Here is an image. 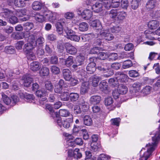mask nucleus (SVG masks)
<instances>
[{"instance_id":"obj_1","label":"nucleus","mask_w":160,"mask_h":160,"mask_svg":"<svg viewBox=\"0 0 160 160\" xmlns=\"http://www.w3.org/2000/svg\"><path fill=\"white\" fill-rule=\"evenodd\" d=\"M22 81L24 86L28 87L32 83L33 79L30 75H24L22 77Z\"/></svg>"},{"instance_id":"obj_2","label":"nucleus","mask_w":160,"mask_h":160,"mask_svg":"<svg viewBox=\"0 0 160 160\" xmlns=\"http://www.w3.org/2000/svg\"><path fill=\"white\" fill-rule=\"evenodd\" d=\"M116 78L118 80L119 82H126L129 78L123 72H118L116 73Z\"/></svg>"},{"instance_id":"obj_3","label":"nucleus","mask_w":160,"mask_h":160,"mask_svg":"<svg viewBox=\"0 0 160 160\" xmlns=\"http://www.w3.org/2000/svg\"><path fill=\"white\" fill-rule=\"evenodd\" d=\"M104 103L106 106L110 110H113L115 108V106L113 105V100L112 98L109 97L105 99Z\"/></svg>"},{"instance_id":"obj_4","label":"nucleus","mask_w":160,"mask_h":160,"mask_svg":"<svg viewBox=\"0 0 160 160\" xmlns=\"http://www.w3.org/2000/svg\"><path fill=\"white\" fill-rule=\"evenodd\" d=\"M65 47L67 53L72 55L75 54L77 51V48L70 43H67Z\"/></svg>"},{"instance_id":"obj_5","label":"nucleus","mask_w":160,"mask_h":160,"mask_svg":"<svg viewBox=\"0 0 160 160\" xmlns=\"http://www.w3.org/2000/svg\"><path fill=\"white\" fill-rule=\"evenodd\" d=\"M36 45V43L33 42V43L31 42L28 43L24 45L23 50L25 53H28L29 52L32 51Z\"/></svg>"},{"instance_id":"obj_6","label":"nucleus","mask_w":160,"mask_h":160,"mask_svg":"<svg viewBox=\"0 0 160 160\" xmlns=\"http://www.w3.org/2000/svg\"><path fill=\"white\" fill-rule=\"evenodd\" d=\"M40 68V63L38 62H33L30 63L29 65L30 69L33 72L37 71L39 70Z\"/></svg>"},{"instance_id":"obj_7","label":"nucleus","mask_w":160,"mask_h":160,"mask_svg":"<svg viewBox=\"0 0 160 160\" xmlns=\"http://www.w3.org/2000/svg\"><path fill=\"white\" fill-rule=\"evenodd\" d=\"M96 69V64L94 62H90L86 67V70L88 73L92 74Z\"/></svg>"},{"instance_id":"obj_8","label":"nucleus","mask_w":160,"mask_h":160,"mask_svg":"<svg viewBox=\"0 0 160 160\" xmlns=\"http://www.w3.org/2000/svg\"><path fill=\"white\" fill-rule=\"evenodd\" d=\"M92 8L94 12L98 13L102 10V3L101 2H97L92 5Z\"/></svg>"},{"instance_id":"obj_9","label":"nucleus","mask_w":160,"mask_h":160,"mask_svg":"<svg viewBox=\"0 0 160 160\" xmlns=\"http://www.w3.org/2000/svg\"><path fill=\"white\" fill-rule=\"evenodd\" d=\"M65 20L62 19L60 20L56 24L57 31L59 34L62 33L63 31V26Z\"/></svg>"},{"instance_id":"obj_10","label":"nucleus","mask_w":160,"mask_h":160,"mask_svg":"<svg viewBox=\"0 0 160 160\" xmlns=\"http://www.w3.org/2000/svg\"><path fill=\"white\" fill-rule=\"evenodd\" d=\"M82 18L86 20H89L92 16V12L89 9L84 10L82 13Z\"/></svg>"},{"instance_id":"obj_11","label":"nucleus","mask_w":160,"mask_h":160,"mask_svg":"<svg viewBox=\"0 0 160 160\" xmlns=\"http://www.w3.org/2000/svg\"><path fill=\"white\" fill-rule=\"evenodd\" d=\"M72 73L68 69H64L62 71V74L63 78L68 81L70 80L72 77Z\"/></svg>"},{"instance_id":"obj_12","label":"nucleus","mask_w":160,"mask_h":160,"mask_svg":"<svg viewBox=\"0 0 160 160\" xmlns=\"http://www.w3.org/2000/svg\"><path fill=\"white\" fill-rule=\"evenodd\" d=\"M73 116L69 118L66 119L62 122V124L65 128H68L70 126L71 124L73 122Z\"/></svg>"},{"instance_id":"obj_13","label":"nucleus","mask_w":160,"mask_h":160,"mask_svg":"<svg viewBox=\"0 0 160 160\" xmlns=\"http://www.w3.org/2000/svg\"><path fill=\"white\" fill-rule=\"evenodd\" d=\"M1 15L5 18H8L13 14V12L7 9H3L1 13Z\"/></svg>"},{"instance_id":"obj_14","label":"nucleus","mask_w":160,"mask_h":160,"mask_svg":"<svg viewBox=\"0 0 160 160\" xmlns=\"http://www.w3.org/2000/svg\"><path fill=\"white\" fill-rule=\"evenodd\" d=\"M100 35L101 37L108 41L112 40L114 38V36L112 34L110 33L107 32L105 31L101 32Z\"/></svg>"},{"instance_id":"obj_15","label":"nucleus","mask_w":160,"mask_h":160,"mask_svg":"<svg viewBox=\"0 0 160 160\" xmlns=\"http://www.w3.org/2000/svg\"><path fill=\"white\" fill-rule=\"evenodd\" d=\"M101 100V97L100 96L94 95L90 98V102L91 103L95 104L99 103Z\"/></svg>"},{"instance_id":"obj_16","label":"nucleus","mask_w":160,"mask_h":160,"mask_svg":"<svg viewBox=\"0 0 160 160\" xmlns=\"http://www.w3.org/2000/svg\"><path fill=\"white\" fill-rule=\"evenodd\" d=\"M159 25V21L156 20H152L148 22V26L151 29H156Z\"/></svg>"},{"instance_id":"obj_17","label":"nucleus","mask_w":160,"mask_h":160,"mask_svg":"<svg viewBox=\"0 0 160 160\" xmlns=\"http://www.w3.org/2000/svg\"><path fill=\"white\" fill-rule=\"evenodd\" d=\"M36 94L38 97L40 98L46 97L48 95L47 92L43 88H42L36 92Z\"/></svg>"},{"instance_id":"obj_18","label":"nucleus","mask_w":160,"mask_h":160,"mask_svg":"<svg viewBox=\"0 0 160 160\" xmlns=\"http://www.w3.org/2000/svg\"><path fill=\"white\" fill-rule=\"evenodd\" d=\"M89 83L86 82H83L81 85L80 92L82 94H84L87 92L89 89Z\"/></svg>"},{"instance_id":"obj_19","label":"nucleus","mask_w":160,"mask_h":160,"mask_svg":"<svg viewBox=\"0 0 160 160\" xmlns=\"http://www.w3.org/2000/svg\"><path fill=\"white\" fill-rule=\"evenodd\" d=\"M128 91V88L126 86L123 84H119L118 85L117 91L119 94H125Z\"/></svg>"},{"instance_id":"obj_20","label":"nucleus","mask_w":160,"mask_h":160,"mask_svg":"<svg viewBox=\"0 0 160 160\" xmlns=\"http://www.w3.org/2000/svg\"><path fill=\"white\" fill-rule=\"evenodd\" d=\"M110 66L109 64L105 63H101L98 65L97 68L99 71L105 72L109 69Z\"/></svg>"},{"instance_id":"obj_21","label":"nucleus","mask_w":160,"mask_h":160,"mask_svg":"<svg viewBox=\"0 0 160 160\" xmlns=\"http://www.w3.org/2000/svg\"><path fill=\"white\" fill-rule=\"evenodd\" d=\"M62 62H63L65 65L68 67L71 66L73 63V57L72 56H69L66 59H62Z\"/></svg>"},{"instance_id":"obj_22","label":"nucleus","mask_w":160,"mask_h":160,"mask_svg":"<svg viewBox=\"0 0 160 160\" xmlns=\"http://www.w3.org/2000/svg\"><path fill=\"white\" fill-rule=\"evenodd\" d=\"M6 77L7 78V81L8 82H10L11 81L15 78H16V74L13 73V72L11 70H9L6 73Z\"/></svg>"},{"instance_id":"obj_23","label":"nucleus","mask_w":160,"mask_h":160,"mask_svg":"<svg viewBox=\"0 0 160 160\" xmlns=\"http://www.w3.org/2000/svg\"><path fill=\"white\" fill-rule=\"evenodd\" d=\"M59 116H60L62 117H67L69 116L70 117L72 116L69 111L65 109H60L59 111Z\"/></svg>"},{"instance_id":"obj_24","label":"nucleus","mask_w":160,"mask_h":160,"mask_svg":"<svg viewBox=\"0 0 160 160\" xmlns=\"http://www.w3.org/2000/svg\"><path fill=\"white\" fill-rule=\"evenodd\" d=\"M101 79V78L96 75L92 76L91 79L92 80V85L94 87L97 86L99 80Z\"/></svg>"},{"instance_id":"obj_25","label":"nucleus","mask_w":160,"mask_h":160,"mask_svg":"<svg viewBox=\"0 0 160 160\" xmlns=\"http://www.w3.org/2000/svg\"><path fill=\"white\" fill-rule=\"evenodd\" d=\"M84 57L83 56L79 55L76 57L75 60V62L77 63V64L81 66L84 64Z\"/></svg>"},{"instance_id":"obj_26","label":"nucleus","mask_w":160,"mask_h":160,"mask_svg":"<svg viewBox=\"0 0 160 160\" xmlns=\"http://www.w3.org/2000/svg\"><path fill=\"white\" fill-rule=\"evenodd\" d=\"M59 96L61 100L64 101H67L69 100V96L68 92H62L60 93Z\"/></svg>"},{"instance_id":"obj_27","label":"nucleus","mask_w":160,"mask_h":160,"mask_svg":"<svg viewBox=\"0 0 160 160\" xmlns=\"http://www.w3.org/2000/svg\"><path fill=\"white\" fill-rule=\"evenodd\" d=\"M84 124L87 125L89 126L92 124V121L91 117L89 115H86L84 116Z\"/></svg>"},{"instance_id":"obj_28","label":"nucleus","mask_w":160,"mask_h":160,"mask_svg":"<svg viewBox=\"0 0 160 160\" xmlns=\"http://www.w3.org/2000/svg\"><path fill=\"white\" fill-rule=\"evenodd\" d=\"M69 98L72 102H74L77 101L78 99L79 96L77 93L71 92L69 95Z\"/></svg>"},{"instance_id":"obj_29","label":"nucleus","mask_w":160,"mask_h":160,"mask_svg":"<svg viewBox=\"0 0 160 160\" xmlns=\"http://www.w3.org/2000/svg\"><path fill=\"white\" fill-rule=\"evenodd\" d=\"M144 33L146 35V37L151 40H154V37H152L155 35L154 32H152L151 30H147L145 31Z\"/></svg>"},{"instance_id":"obj_30","label":"nucleus","mask_w":160,"mask_h":160,"mask_svg":"<svg viewBox=\"0 0 160 160\" xmlns=\"http://www.w3.org/2000/svg\"><path fill=\"white\" fill-rule=\"evenodd\" d=\"M127 16L126 13L125 12L121 11L118 12L117 18L119 22H122L125 19Z\"/></svg>"},{"instance_id":"obj_31","label":"nucleus","mask_w":160,"mask_h":160,"mask_svg":"<svg viewBox=\"0 0 160 160\" xmlns=\"http://www.w3.org/2000/svg\"><path fill=\"white\" fill-rule=\"evenodd\" d=\"M42 4L38 1L34 2L32 5V8L35 10H40L42 8Z\"/></svg>"},{"instance_id":"obj_32","label":"nucleus","mask_w":160,"mask_h":160,"mask_svg":"<svg viewBox=\"0 0 160 160\" xmlns=\"http://www.w3.org/2000/svg\"><path fill=\"white\" fill-rule=\"evenodd\" d=\"M88 25L87 23L84 22H82L79 25L78 29L82 32L87 31L88 29Z\"/></svg>"},{"instance_id":"obj_33","label":"nucleus","mask_w":160,"mask_h":160,"mask_svg":"<svg viewBox=\"0 0 160 160\" xmlns=\"http://www.w3.org/2000/svg\"><path fill=\"white\" fill-rule=\"evenodd\" d=\"M156 3V0H149L147 2L146 7L148 9H153L155 7Z\"/></svg>"},{"instance_id":"obj_34","label":"nucleus","mask_w":160,"mask_h":160,"mask_svg":"<svg viewBox=\"0 0 160 160\" xmlns=\"http://www.w3.org/2000/svg\"><path fill=\"white\" fill-rule=\"evenodd\" d=\"M49 73V70L47 67H42L40 71V74L42 76H47Z\"/></svg>"},{"instance_id":"obj_35","label":"nucleus","mask_w":160,"mask_h":160,"mask_svg":"<svg viewBox=\"0 0 160 160\" xmlns=\"http://www.w3.org/2000/svg\"><path fill=\"white\" fill-rule=\"evenodd\" d=\"M108 82L110 85L114 87L118 86L119 85V81L118 80L115 78H111L108 80Z\"/></svg>"},{"instance_id":"obj_36","label":"nucleus","mask_w":160,"mask_h":160,"mask_svg":"<svg viewBox=\"0 0 160 160\" xmlns=\"http://www.w3.org/2000/svg\"><path fill=\"white\" fill-rule=\"evenodd\" d=\"M99 87L100 90L102 91L106 90L108 87V83L105 80H102L100 83Z\"/></svg>"},{"instance_id":"obj_37","label":"nucleus","mask_w":160,"mask_h":160,"mask_svg":"<svg viewBox=\"0 0 160 160\" xmlns=\"http://www.w3.org/2000/svg\"><path fill=\"white\" fill-rule=\"evenodd\" d=\"M23 26L24 29L28 31L32 29L33 28L34 25L32 22H27L24 23Z\"/></svg>"},{"instance_id":"obj_38","label":"nucleus","mask_w":160,"mask_h":160,"mask_svg":"<svg viewBox=\"0 0 160 160\" xmlns=\"http://www.w3.org/2000/svg\"><path fill=\"white\" fill-rule=\"evenodd\" d=\"M121 30V28L119 26L116 25L111 27L110 28L111 32L112 33L117 34Z\"/></svg>"},{"instance_id":"obj_39","label":"nucleus","mask_w":160,"mask_h":160,"mask_svg":"<svg viewBox=\"0 0 160 160\" xmlns=\"http://www.w3.org/2000/svg\"><path fill=\"white\" fill-rule=\"evenodd\" d=\"M108 57V54L103 52H99L98 54V58L101 60H104Z\"/></svg>"},{"instance_id":"obj_40","label":"nucleus","mask_w":160,"mask_h":160,"mask_svg":"<svg viewBox=\"0 0 160 160\" xmlns=\"http://www.w3.org/2000/svg\"><path fill=\"white\" fill-rule=\"evenodd\" d=\"M2 99L4 102L7 105H9L12 102L11 99L8 97L4 93H2Z\"/></svg>"},{"instance_id":"obj_41","label":"nucleus","mask_w":160,"mask_h":160,"mask_svg":"<svg viewBox=\"0 0 160 160\" xmlns=\"http://www.w3.org/2000/svg\"><path fill=\"white\" fill-rule=\"evenodd\" d=\"M45 49L46 52L47 53L50 54L52 53L54 48L53 46L50 44V45L46 44Z\"/></svg>"},{"instance_id":"obj_42","label":"nucleus","mask_w":160,"mask_h":160,"mask_svg":"<svg viewBox=\"0 0 160 160\" xmlns=\"http://www.w3.org/2000/svg\"><path fill=\"white\" fill-rule=\"evenodd\" d=\"M5 52L7 54H12L15 52L14 47L12 46H7L5 47Z\"/></svg>"},{"instance_id":"obj_43","label":"nucleus","mask_w":160,"mask_h":160,"mask_svg":"<svg viewBox=\"0 0 160 160\" xmlns=\"http://www.w3.org/2000/svg\"><path fill=\"white\" fill-rule=\"evenodd\" d=\"M118 11L116 9H112L108 14V16L110 18L114 19L117 16Z\"/></svg>"},{"instance_id":"obj_44","label":"nucleus","mask_w":160,"mask_h":160,"mask_svg":"<svg viewBox=\"0 0 160 160\" xmlns=\"http://www.w3.org/2000/svg\"><path fill=\"white\" fill-rule=\"evenodd\" d=\"M14 3L18 7H23L25 6V3L22 0H14Z\"/></svg>"},{"instance_id":"obj_45","label":"nucleus","mask_w":160,"mask_h":160,"mask_svg":"<svg viewBox=\"0 0 160 160\" xmlns=\"http://www.w3.org/2000/svg\"><path fill=\"white\" fill-rule=\"evenodd\" d=\"M25 98L27 101L30 102H33L35 101V98L34 95L32 94H28L25 96Z\"/></svg>"},{"instance_id":"obj_46","label":"nucleus","mask_w":160,"mask_h":160,"mask_svg":"<svg viewBox=\"0 0 160 160\" xmlns=\"http://www.w3.org/2000/svg\"><path fill=\"white\" fill-rule=\"evenodd\" d=\"M141 0H132L131 2V6L132 9H136L138 7L139 3Z\"/></svg>"},{"instance_id":"obj_47","label":"nucleus","mask_w":160,"mask_h":160,"mask_svg":"<svg viewBox=\"0 0 160 160\" xmlns=\"http://www.w3.org/2000/svg\"><path fill=\"white\" fill-rule=\"evenodd\" d=\"M36 21L40 22H42L45 21L43 15H41L39 13L37 14L35 17Z\"/></svg>"},{"instance_id":"obj_48","label":"nucleus","mask_w":160,"mask_h":160,"mask_svg":"<svg viewBox=\"0 0 160 160\" xmlns=\"http://www.w3.org/2000/svg\"><path fill=\"white\" fill-rule=\"evenodd\" d=\"M142 85L141 83L139 82H136L132 85V87L134 89L136 92H138L141 89Z\"/></svg>"},{"instance_id":"obj_49","label":"nucleus","mask_w":160,"mask_h":160,"mask_svg":"<svg viewBox=\"0 0 160 160\" xmlns=\"http://www.w3.org/2000/svg\"><path fill=\"white\" fill-rule=\"evenodd\" d=\"M132 66V63L131 60H128L125 61L123 63L122 68L124 69L128 68Z\"/></svg>"},{"instance_id":"obj_50","label":"nucleus","mask_w":160,"mask_h":160,"mask_svg":"<svg viewBox=\"0 0 160 160\" xmlns=\"http://www.w3.org/2000/svg\"><path fill=\"white\" fill-rule=\"evenodd\" d=\"M73 156L74 157L77 158H80L82 156L81 153L80 152V150L78 148H76L73 151Z\"/></svg>"},{"instance_id":"obj_51","label":"nucleus","mask_w":160,"mask_h":160,"mask_svg":"<svg viewBox=\"0 0 160 160\" xmlns=\"http://www.w3.org/2000/svg\"><path fill=\"white\" fill-rule=\"evenodd\" d=\"M8 22L12 24H15L18 22V19L17 17L12 15L8 18Z\"/></svg>"},{"instance_id":"obj_52","label":"nucleus","mask_w":160,"mask_h":160,"mask_svg":"<svg viewBox=\"0 0 160 160\" xmlns=\"http://www.w3.org/2000/svg\"><path fill=\"white\" fill-rule=\"evenodd\" d=\"M109 60L113 61L116 60L118 58V55L117 53H112L108 54V57Z\"/></svg>"},{"instance_id":"obj_53","label":"nucleus","mask_w":160,"mask_h":160,"mask_svg":"<svg viewBox=\"0 0 160 160\" xmlns=\"http://www.w3.org/2000/svg\"><path fill=\"white\" fill-rule=\"evenodd\" d=\"M26 9H21L16 12V15L19 17H22L26 15Z\"/></svg>"},{"instance_id":"obj_54","label":"nucleus","mask_w":160,"mask_h":160,"mask_svg":"<svg viewBox=\"0 0 160 160\" xmlns=\"http://www.w3.org/2000/svg\"><path fill=\"white\" fill-rule=\"evenodd\" d=\"M69 36V37H67V38L75 42H78L80 39V37L77 35H75V34Z\"/></svg>"},{"instance_id":"obj_55","label":"nucleus","mask_w":160,"mask_h":160,"mask_svg":"<svg viewBox=\"0 0 160 160\" xmlns=\"http://www.w3.org/2000/svg\"><path fill=\"white\" fill-rule=\"evenodd\" d=\"M101 3H102V6H104V7L107 9H109L110 8H112L111 2L108 0L101 2Z\"/></svg>"},{"instance_id":"obj_56","label":"nucleus","mask_w":160,"mask_h":160,"mask_svg":"<svg viewBox=\"0 0 160 160\" xmlns=\"http://www.w3.org/2000/svg\"><path fill=\"white\" fill-rule=\"evenodd\" d=\"M110 157L104 154L100 155L98 157V160H109Z\"/></svg>"},{"instance_id":"obj_57","label":"nucleus","mask_w":160,"mask_h":160,"mask_svg":"<svg viewBox=\"0 0 160 160\" xmlns=\"http://www.w3.org/2000/svg\"><path fill=\"white\" fill-rule=\"evenodd\" d=\"M37 34L34 33L33 34H32L29 35L28 37V42H31L32 43L35 42V39L37 38Z\"/></svg>"},{"instance_id":"obj_58","label":"nucleus","mask_w":160,"mask_h":160,"mask_svg":"<svg viewBox=\"0 0 160 160\" xmlns=\"http://www.w3.org/2000/svg\"><path fill=\"white\" fill-rule=\"evenodd\" d=\"M46 88L48 90L51 91L53 90V87L51 82L50 81H47L45 82Z\"/></svg>"},{"instance_id":"obj_59","label":"nucleus","mask_w":160,"mask_h":160,"mask_svg":"<svg viewBox=\"0 0 160 160\" xmlns=\"http://www.w3.org/2000/svg\"><path fill=\"white\" fill-rule=\"evenodd\" d=\"M121 119L120 118H116L112 119L111 122L112 124L118 126L119 125V123L120 122Z\"/></svg>"},{"instance_id":"obj_60","label":"nucleus","mask_w":160,"mask_h":160,"mask_svg":"<svg viewBox=\"0 0 160 160\" xmlns=\"http://www.w3.org/2000/svg\"><path fill=\"white\" fill-rule=\"evenodd\" d=\"M51 71L54 74H58L60 72V69L56 66H52L51 68Z\"/></svg>"},{"instance_id":"obj_61","label":"nucleus","mask_w":160,"mask_h":160,"mask_svg":"<svg viewBox=\"0 0 160 160\" xmlns=\"http://www.w3.org/2000/svg\"><path fill=\"white\" fill-rule=\"evenodd\" d=\"M152 88L149 86H147L142 90V92L144 95H147L150 93Z\"/></svg>"},{"instance_id":"obj_62","label":"nucleus","mask_w":160,"mask_h":160,"mask_svg":"<svg viewBox=\"0 0 160 160\" xmlns=\"http://www.w3.org/2000/svg\"><path fill=\"white\" fill-rule=\"evenodd\" d=\"M64 31L67 35V37H69V36L72 35L73 34L75 33V32L68 28H65L64 29Z\"/></svg>"},{"instance_id":"obj_63","label":"nucleus","mask_w":160,"mask_h":160,"mask_svg":"<svg viewBox=\"0 0 160 160\" xmlns=\"http://www.w3.org/2000/svg\"><path fill=\"white\" fill-rule=\"evenodd\" d=\"M45 106L46 108L49 111L50 113L51 116L53 117L54 113H55L56 112L54 111L53 108L50 104H46Z\"/></svg>"},{"instance_id":"obj_64","label":"nucleus","mask_w":160,"mask_h":160,"mask_svg":"<svg viewBox=\"0 0 160 160\" xmlns=\"http://www.w3.org/2000/svg\"><path fill=\"white\" fill-rule=\"evenodd\" d=\"M129 76L132 77H137L139 75V73L136 70H130L129 72Z\"/></svg>"}]
</instances>
